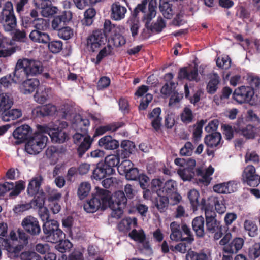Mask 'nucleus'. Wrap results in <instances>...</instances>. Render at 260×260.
Listing matches in <instances>:
<instances>
[{"label":"nucleus","mask_w":260,"mask_h":260,"mask_svg":"<svg viewBox=\"0 0 260 260\" xmlns=\"http://www.w3.org/2000/svg\"><path fill=\"white\" fill-rule=\"evenodd\" d=\"M10 239H3L2 245L9 252L16 254L24 246L28 244V236L22 230L12 231L10 233Z\"/></svg>","instance_id":"obj_1"},{"label":"nucleus","mask_w":260,"mask_h":260,"mask_svg":"<svg viewBox=\"0 0 260 260\" xmlns=\"http://www.w3.org/2000/svg\"><path fill=\"white\" fill-rule=\"evenodd\" d=\"M96 192L92 199L88 201L84 205V210L88 213H93L98 209H105L109 205L111 193L108 190L95 188Z\"/></svg>","instance_id":"obj_2"},{"label":"nucleus","mask_w":260,"mask_h":260,"mask_svg":"<svg viewBox=\"0 0 260 260\" xmlns=\"http://www.w3.org/2000/svg\"><path fill=\"white\" fill-rule=\"evenodd\" d=\"M41 126L38 127V131L29 138L25 144V150L30 154H38L46 145L48 137L45 132L41 131Z\"/></svg>","instance_id":"obj_3"},{"label":"nucleus","mask_w":260,"mask_h":260,"mask_svg":"<svg viewBox=\"0 0 260 260\" xmlns=\"http://www.w3.org/2000/svg\"><path fill=\"white\" fill-rule=\"evenodd\" d=\"M246 80L250 87L245 86V104L248 103L251 106H256L259 102L257 95H254V88H258L260 86V78L253 74H247Z\"/></svg>","instance_id":"obj_4"},{"label":"nucleus","mask_w":260,"mask_h":260,"mask_svg":"<svg viewBox=\"0 0 260 260\" xmlns=\"http://www.w3.org/2000/svg\"><path fill=\"white\" fill-rule=\"evenodd\" d=\"M43 231L48 242L55 243L64 237V233L59 229L58 222L54 220L46 221L44 223Z\"/></svg>","instance_id":"obj_5"},{"label":"nucleus","mask_w":260,"mask_h":260,"mask_svg":"<svg viewBox=\"0 0 260 260\" xmlns=\"http://www.w3.org/2000/svg\"><path fill=\"white\" fill-rule=\"evenodd\" d=\"M200 205L202 210L205 212L207 230L210 233H214L221 227L220 223L216 219V213L210 209V203L207 204L205 199H202Z\"/></svg>","instance_id":"obj_6"},{"label":"nucleus","mask_w":260,"mask_h":260,"mask_svg":"<svg viewBox=\"0 0 260 260\" xmlns=\"http://www.w3.org/2000/svg\"><path fill=\"white\" fill-rule=\"evenodd\" d=\"M70 110V107L68 105L62 106L60 109L57 110L55 106L47 104L36 108L34 112H36L38 115L42 116L52 115L57 112L62 117L67 118Z\"/></svg>","instance_id":"obj_7"},{"label":"nucleus","mask_w":260,"mask_h":260,"mask_svg":"<svg viewBox=\"0 0 260 260\" xmlns=\"http://www.w3.org/2000/svg\"><path fill=\"white\" fill-rule=\"evenodd\" d=\"M73 141L75 144L79 145L77 151L80 157H82L90 148L92 142L87 133H80L79 132H77L73 136Z\"/></svg>","instance_id":"obj_8"},{"label":"nucleus","mask_w":260,"mask_h":260,"mask_svg":"<svg viewBox=\"0 0 260 260\" xmlns=\"http://www.w3.org/2000/svg\"><path fill=\"white\" fill-rule=\"evenodd\" d=\"M18 66L19 67H23L28 76H35L40 74L43 71V66L41 62L27 58L19 59Z\"/></svg>","instance_id":"obj_9"},{"label":"nucleus","mask_w":260,"mask_h":260,"mask_svg":"<svg viewBox=\"0 0 260 260\" xmlns=\"http://www.w3.org/2000/svg\"><path fill=\"white\" fill-rule=\"evenodd\" d=\"M41 131L45 132V134L49 135L52 141L56 143H63L66 140L67 135L66 133L61 129L52 127V125H43L41 126Z\"/></svg>","instance_id":"obj_10"},{"label":"nucleus","mask_w":260,"mask_h":260,"mask_svg":"<svg viewBox=\"0 0 260 260\" xmlns=\"http://www.w3.org/2000/svg\"><path fill=\"white\" fill-rule=\"evenodd\" d=\"M106 40V37L101 30H95L87 39V46L94 52L98 49Z\"/></svg>","instance_id":"obj_11"},{"label":"nucleus","mask_w":260,"mask_h":260,"mask_svg":"<svg viewBox=\"0 0 260 260\" xmlns=\"http://www.w3.org/2000/svg\"><path fill=\"white\" fill-rule=\"evenodd\" d=\"M24 187L25 184L22 181L16 182L15 184L12 182H6L0 184V196L10 190H12L10 193V196H17L24 189Z\"/></svg>","instance_id":"obj_12"},{"label":"nucleus","mask_w":260,"mask_h":260,"mask_svg":"<svg viewBox=\"0 0 260 260\" xmlns=\"http://www.w3.org/2000/svg\"><path fill=\"white\" fill-rule=\"evenodd\" d=\"M21 225L25 231L31 235H38L41 232L38 220L31 216L24 218L22 221Z\"/></svg>","instance_id":"obj_13"},{"label":"nucleus","mask_w":260,"mask_h":260,"mask_svg":"<svg viewBox=\"0 0 260 260\" xmlns=\"http://www.w3.org/2000/svg\"><path fill=\"white\" fill-rule=\"evenodd\" d=\"M34 3L37 8L41 10V13L44 17H49L57 12V7L52 6L49 0H34Z\"/></svg>","instance_id":"obj_14"},{"label":"nucleus","mask_w":260,"mask_h":260,"mask_svg":"<svg viewBox=\"0 0 260 260\" xmlns=\"http://www.w3.org/2000/svg\"><path fill=\"white\" fill-rule=\"evenodd\" d=\"M245 182L250 186L256 187L260 183V176L256 174L253 166L249 165L245 168Z\"/></svg>","instance_id":"obj_15"},{"label":"nucleus","mask_w":260,"mask_h":260,"mask_svg":"<svg viewBox=\"0 0 260 260\" xmlns=\"http://www.w3.org/2000/svg\"><path fill=\"white\" fill-rule=\"evenodd\" d=\"M148 90V87L146 85L140 86L135 93V95L138 97H142V101L139 105L140 110H145L147 109L149 103L152 100V95L150 93H147L144 96L143 95L146 93Z\"/></svg>","instance_id":"obj_16"},{"label":"nucleus","mask_w":260,"mask_h":260,"mask_svg":"<svg viewBox=\"0 0 260 260\" xmlns=\"http://www.w3.org/2000/svg\"><path fill=\"white\" fill-rule=\"evenodd\" d=\"M207 204L210 203V209H213V205L217 213L223 214L226 211V206L225 201L222 197H218L216 196L210 197L208 201H206Z\"/></svg>","instance_id":"obj_17"},{"label":"nucleus","mask_w":260,"mask_h":260,"mask_svg":"<svg viewBox=\"0 0 260 260\" xmlns=\"http://www.w3.org/2000/svg\"><path fill=\"white\" fill-rule=\"evenodd\" d=\"M39 86L40 82L38 79H29L22 83L20 86V90L24 94H29L37 89Z\"/></svg>","instance_id":"obj_18"},{"label":"nucleus","mask_w":260,"mask_h":260,"mask_svg":"<svg viewBox=\"0 0 260 260\" xmlns=\"http://www.w3.org/2000/svg\"><path fill=\"white\" fill-rule=\"evenodd\" d=\"M89 124L88 119H83L81 115H76L74 116L72 122V127L77 132L87 133Z\"/></svg>","instance_id":"obj_19"},{"label":"nucleus","mask_w":260,"mask_h":260,"mask_svg":"<svg viewBox=\"0 0 260 260\" xmlns=\"http://www.w3.org/2000/svg\"><path fill=\"white\" fill-rule=\"evenodd\" d=\"M186 260H212L211 251L202 250L199 252L189 251L186 255Z\"/></svg>","instance_id":"obj_20"},{"label":"nucleus","mask_w":260,"mask_h":260,"mask_svg":"<svg viewBox=\"0 0 260 260\" xmlns=\"http://www.w3.org/2000/svg\"><path fill=\"white\" fill-rule=\"evenodd\" d=\"M29 37L35 43L44 44H47L50 40V37L47 33L39 30H32Z\"/></svg>","instance_id":"obj_21"},{"label":"nucleus","mask_w":260,"mask_h":260,"mask_svg":"<svg viewBox=\"0 0 260 260\" xmlns=\"http://www.w3.org/2000/svg\"><path fill=\"white\" fill-rule=\"evenodd\" d=\"M161 112L160 108H154L148 115V118L151 120L152 127L156 131L160 129L161 125L162 118L160 117Z\"/></svg>","instance_id":"obj_22"},{"label":"nucleus","mask_w":260,"mask_h":260,"mask_svg":"<svg viewBox=\"0 0 260 260\" xmlns=\"http://www.w3.org/2000/svg\"><path fill=\"white\" fill-rule=\"evenodd\" d=\"M32 131L28 125H23L17 128L13 133L14 137L18 139L20 142L28 138Z\"/></svg>","instance_id":"obj_23"},{"label":"nucleus","mask_w":260,"mask_h":260,"mask_svg":"<svg viewBox=\"0 0 260 260\" xmlns=\"http://www.w3.org/2000/svg\"><path fill=\"white\" fill-rule=\"evenodd\" d=\"M127 10L119 3H114L111 6V17L116 21L121 20L125 17Z\"/></svg>","instance_id":"obj_24"},{"label":"nucleus","mask_w":260,"mask_h":260,"mask_svg":"<svg viewBox=\"0 0 260 260\" xmlns=\"http://www.w3.org/2000/svg\"><path fill=\"white\" fill-rule=\"evenodd\" d=\"M100 147L107 150H114L119 146V142L110 136H105L99 140Z\"/></svg>","instance_id":"obj_25"},{"label":"nucleus","mask_w":260,"mask_h":260,"mask_svg":"<svg viewBox=\"0 0 260 260\" xmlns=\"http://www.w3.org/2000/svg\"><path fill=\"white\" fill-rule=\"evenodd\" d=\"M49 91V88L44 85H40L34 95L35 101L39 104L44 103L48 99Z\"/></svg>","instance_id":"obj_26"},{"label":"nucleus","mask_w":260,"mask_h":260,"mask_svg":"<svg viewBox=\"0 0 260 260\" xmlns=\"http://www.w3.org/2000/svg\"><path fill=\"white\" fill-rule=\"evenodd\" d=\"M1 23L6 31H11L16 26V18L14 15L1 16Z\"/></svg>","instance_id":"obj_27"},{"label":"nucleus","mask_w":260,"mask_h":260,"mask_svg":"<svg viewBox=\"0 0 260 260\" xmlns=\"http://www.w3.org/2000/svg\"><path fill=\"white\" fill-rule=\"evenodd\" d=\"M112 174V170L110 169H107L104 165L98 164L96 168L93 170L92 177L95 180H101L106 177L107 175Z\"/></svg>","instance_id":"obj_28"},{"label":"nucleus","mask_w":260,"mask_h":260,"mask_svg":"<svg viewBox=\"0 0 260 260\" xmlns=\"http://www.w3.org/2000/svg\"><path fill=\"white\" fill-rule=\"evenodd\" d=\"M170 229L171 233L170 237L172 240L175 241H185L188 239H190L191 241L193 240V238H182V233L180 231V225L177 222H172L170 224Z\"/></svg>","instance_id":"obj_29"},{"label":"nucleus","mask_w":260,"mask_h":260,"mask_svg":"<svg viewBox=\"0 0 260 260\" xmlns=\"http://www.w3.org/2000/svg\"><path fill=\"white\" fill-rule=\"evenodd\" d=\"M244 244V241L241 238H235L229 245L225 246L223 248V251L225 253H233L241 249Z\"/></svg>","instance_id":"obj_30"},{"label":"nucleus","mask_w":260,"mask_h":260,"mask_svg":"<svg viewBox=\"0 0 260 260\" xmlns=\"http://www.w3.org/2000/svg\"><path fill=\"white\" fill-rule=\"evenodd\" d=\"M157 6V0H151L150 1L148 6L149 12L144 16V20L147 28H149L151 26L149 25V22L152 18H154L156 16Z\"/></svg>","instance_id":"obj_31"},{"label":"nucleus","mask_w":260,"mask_h":260,"mask_svg":"<svg viewBox=\"0 0 260 260\" xmlns=\"http://www.w3.org/2000/svg\"><path fill=\"white\" fill-rule=\"evenodd\" d=\"M13 104L12 98L7 93H0V114H4L10 109Z\"/></svg>","instance_id":"obj_32"},{"label":"nucleus","mask_w":260,"mask_h":260,"mask_svg":"<svg viewBox=\"0 0 260 260\" xmlns=\"http://www.w3.org/2000/svg\"><path fill=\"white\" fill-rule=\"evenodd\" d=\"M137 224V220L136 218L126 217L123 219L118 224L119 231L126 232L132 228H135Z\"/></svg>","instance_id":"obj_33"},{"label":"nucleus","mask_w":260,"mask_h":260,"mask_svg":"<svg viewBox=\"0 0 260 260\" xmlns=\"http://www.w3.org/2000/svg\"><path fill=\"white\" fill-rule=\"evenodd\" d=\"M127 203V198L123 191H118L114 193L110 199V204L124 207Z\"/></svg>","instance_id":"obj_34"},{"label":"nucleus","mask_w":260,"mask_h":260,"mask_svg":"<svg viewBox=\"0 0 260 260\" xmlns=\"http://www.w3.org/2000/svg\"><path fill=\"white\" fill-rule=\"evenodd\" d=\"M192 225L193 230L197 236L202 237L204 235V219L202 216H198L194 218Z\"/></svg>","instance_id":"obj_35"},{"label":"nucleus","mask_w":260,"mask_h":260,"mask_svg":"<svg viewBox=\"0 0 260 260\" xmlns=\"http://www.w3.org/2000/svg\"><path fill=\"white\" fill-rule=\"evenodd\" d=\"M214 169L211 166H210L205 170L198 169L197 173L198 175L201 177L199 180L205 183L206 185H208L212 179L211 176L214 173Z\"/></svg>","instance_id":"obj_36"},{"label":"nucleus","mask_w":260,"mask_h":260,"mask_svg":"<svg viewBox=\"0 0 260 260\" xmlns=\"http://www.w3.org/2000/svg\"><path fill=\"white\" fill-rule=\"evenodd\" d=\"M124 125L122 122L112 123L107 125L101 126L98 127L95 131V135L97 136L102 135L105 133L110 131L115 132Z\"/></svg>","instance_id":"obj_37"},{"label":"nucleus","mask_w":260,"mask_h":260,"mask_svg":"<svg viewBox=\"0 0 260 260\" xmlns=\"http://www.w3.org/2000/svg\"><path fill=\"white\" fill-rule=\"evenodd\" d=\"M221 140V134L215 132L207 136L205 138V143L208 147L213 148L220 145Z\"/></svg>","instance_id":"obj_38"},{"label":"nucleus","mask_w":260,"mask_h":260,"mask_svg":"<svg viewBox=\"0 0 260 260\" xmlns=\"http://www.w3.org/2000/svg\"><path fill=\"white\" fill-rule=\"evenodd\" d=\"M42 181V177L38 176L29 182L27 187V192L29 195L34 196L38 193Z\"/></svg>","instance_id":"obj_39"},{"label":"nucleus","mask_w":260,"mask_h":260,"mask_svg":"<svg viewBox=\"0 0 260 260\" xmlns=\"http://www.w3.org/2000/svg\"><path fill=\"white\" fill-rule=\"evenodd\" d=\"M8 43L7 39L0 33V57L11 56L15 52L13 48L5 49V45Z\"/></svg>","instance_id":"obj_40"},{"label":"nucleus","mask_w":260,"mask_h":260,"mask_svg":"<svg viewBox=\"0 0 260 260\" xmlns=\"http://www.w3.org/2000/svg\"><path fill=\"white\" fill-rule=\"evenodd\" d=\"M198 76V70L194 67L188 70L182 69L179 73V77L181 79L187 78L189 80H197Z\"/></svg>","instance_id":"obj_41"},{"label":"nucleus","mask_w":260,"mask_h":260,"mask_svg":"<svg viewBox=\"0 0 260 260\" xmlns=\"http://www.w3.org/2000/svg\"><path fill=\"white\" fill-rule=\"evenodd\" d=\"M124 30L125 28L123 26L112 25L109 20H106L104 22V32H103V34H105V37L110 33L113 34L114 35L116 32H122Z\"/></svg>","instance_id":"obj_42"},{"label":"nucleus","mask_w":260,"mask_h":260,"mask_svg":"<svg viewBox=\"0 0 260 260\" xmlns=\"http://www.w3.org/2000/svg\"><path fill=\"white\" fill-rule=\"evenodd\" d=\"M3 121L8 122L19 118L22 116L21 111L18 109H14L6 111L4 114H1Z\"/></svg>","instance_id":"obj_43"},{"label":"nucleus","mask_w":260,"mask_h":260,"mask_svg":"<svg viewBox=\"0 0 260 260\" xmlns=\"http://www.w3.org/2000/svg\"><path fill=\"white\" fill-rule=\"evenodd\" d=\"M219 83V77L218 74L214 73L211 75L207 86V92L210 94L214 93L217 90Z\"/></svg>","instance_id":"obj_44"},{"label":"nucleus","mask_w":260,"mask_h":260,"mask_svg":"<svg viewBox=\"0 0 260 260\" xmlns=\"http://www.w3.org/2000/svg\"><path fill=\"white\" fill-rule=\"evenodd\" d=\"M28 75L25 72V69L23 67H19L18 62L15 67V70L14 72V77L13 78V82L18 83L22 81L26 76Z\"/></svg>","instance_id":"obj_45"},{"label":"nucleus","mask_w":260,"mask_h":260,"mask_svg":"<svg viewBox=\"0 0 260 260\" xmlns=\"http://www.w3.org/2000/svg\"><path fill=\"white\" fill-rule=\"evenodd\" d=\"M119 162V156L116 155H110L106 157L105 162L103 164L107 169L112 170V173L114 172V168Z\"/></svg>","instance_id":"obj_46"},{"label":"nucleus","mask_w":260,"mask_h":260,"mask_svg":"<svg viewBox=\"0 0 260 260\" xmlns=\"http://www.w3.org/2000/svg\"><path fill=\"white\" fill-rule=\"evenodd\" d=\"M245 120L247 122H251L255 125L260 124V117L257 115V110L249 109L247 111L245 117Z\"/></svg>","instance_id":"obj_47"},{"label":"nucleus","mask_w":260,"mask_h":260,"mask_svg":"<svg viewBox=\"0 0 260 260\" xmlns=\"http://www.w3.org/2000/svg\"><path fill=\"white\" fill-rule=\"evenodd\" d=\"M187 196L193 211L197 210L198 207L200 205L198 200L199 197V192L196 189H191L188 192Z\"/></svg>","instance_id":"obj_48"},{"label":"nucleus","mask_w":260,"mask_h":260,"mask_svg":"<svg viewBox=\"0 0 260 260\" xmlns=\"http://www.w3.org/2000/svg\"><path fill=\"white\" fill-rule=\"evenodd\" d=\"M46 155L51 160V163L55 164L58 159L59 152L56 147L50 146L46 150Z\"/></svg>","instance_id":"obj_49"},{"label":"nucleus","mask_w":260,"mask_h":260,"mask_svg":"<svg viewBox=\"0 0 260 260\" xmlns=\"http://www.w3.org/2000/svg\"><path fill=\"white\" fill-rule=\"evenodd\" d=\"M168 197L164 193L162 195L158 196L156 198L155 206L160 212H162L168 206Z\"/></svg>","instance_id":"obj_50"},{"label":"nucleus","mask_w":260,"mask_h":260,"mask_svg":"<svg viewBox=\"0 0 260 260\" xmlns=\"http://www.w3.org/2000/svg\"><path fill=\"white\" fill-rule=\"evenodd\" d=\"M245 232L247 233L249 236L254 237L258 234V227L253 222L245 220Z\"/></svg>","instance_id":"obj_51"},{"label":"nucleus","mask_w":260,"mask_h":260,"mask_svg":"<svg viewBox=\"0 0 260 260\" xmlns=\"http://www.w3.org/2000/svg\"><path fill=\"white\" fill-rule=\"evenodd\" d=\"M91 189L90 183L87 182H82L79 186L78 195L81 200L86 198L89 194Z\"/></svg>","instance_id":"obj_52"},{"label":"nucleus","mask_w":260,"mask_h":260,"mask_svg":"<svg viewBox=\"0 0 260 260\" xmlns=\"http://www.w3.org/2000/svg\"><path fill=\"white\" fill-rule=\"evenodd\" d=\"M162 182L159 179H154L152 180L151 184V191L156 193L157 196L162 195L164 193Z\"/></svg>","instance_id":"obj_53"},{"label":"nucleus","mask_w":260,"mask_h":260,"mask_svg":"<svg viewBox=\"0 0 260 260\" xmlns=\"http://www.w3.org/2000/svg\"><path fill=\"white\" fill-rule=\"evenodd\" d=\"M124 31L122 32H116L112 37V40L114 45L118 47L124 45L126 43V39L122 35Z\"/></svg>","instance_id":"obj_54"},{"label":"nucleus","mask_w":260,"mask_h":260,"mask_svg":"<svg viewBox=\"0 0 260 260\" xmlns=\"http://www.w3.org/2000/svg\"><path fill=\"white\" fill-rule=\"evenodd\" d=\"M129 236L135 241L140 243L145 240L146 236L144 232L142 229H134L129 233Z\"/></svg>","instance_id":"obj_55"},{"label":"nucleus","mask_w":260,"mask_h":260,"mask_svg":"<svg viewBox=\"0 0 260 260\" xmlns=\"http://www.w3.org/2000/svg\"><path fill=\"white\" fill-rule=\"evenodd\" d=\"M181 121L186 124L190 123L193 118V115L190 109L185 107L180 115Z\"/></svg>","instance_id":"obj_56"},{"label":"nucleus","mask_w":260,"mask_h":260,"mask_svg":"<svg viewBox=\"0 0 260 260\" xmlns=\"http://www.w3.org/2000/svg\"><path fill=\"white\" fill-rule=\"evenodd\" d=\"M32 24L35 27V30H46L49 26V23L47 20L43 18L35 19Z\"/></svg>","instance_id":"obj_57"},{"label":"nucleus","mask_w":260,"mask_h":260,"mask_svg":"<svg viewBox=\"0 0 260 260\" xmlns=\"http://www.w3.org/2000/svg\"><path fill=\"white\" fill-rule=\"evenodd\" d=\"M133 164L131 160L125 159L121 162L118 166L117 169L120 174L124 175L134 167Z\"/></svg>","instance_id":"obj_58"},{"label":"nucleus","mask_w":260,"mask_h":260,"mask_svg":"<svg viewBox=\"0 0 260 260\" xmlns=\"http://www.w3.org/2000/svg\"><path fill=\"white\" fill-rule=\"evenodd\" d=\"M112 47L109 45L103 48L96 56L95 64H99L104 57L110 55L112 52Z\"/></svg>","instance_id":"obj_59"},{"label":"nucleus","mask_w":260,"mask_h":260,"mask_svg":"<svg viewBox=\"0 0 260 260\" xmlns=\"http://www.w3.org/2000/svg\"><path fill=\"white\" fill-rule=\"evenodd\" d=\"M96 11L93 8L87 9L84 13V21L83 23L87 25H90L93 22V18L95 16Z\"/></svg>","instance_id":"obj_60"},{"label":"nucleus","mask_w":260,"mask_h":260,"mask_svg":"<svg viewBox=\"0 0 260 260\" xmlns=\"http://www.w3.org/2000/svg\"><path fill=\"white\" fill-rule=\"evenodd\" d=\"M177 187L176 182L172 180L167 181L163 186L162 189L164 190L165 194L168 195L175 192Z\"/></svg>","instance_id":"obj_61"},{"label":"nucleus","mask_w":260,"mask_h":260,"mask_svg":"<svg viewBox=\"0 0 260 260\" xmlns=\"http://www.w3.org/2000/svg\"><path fill=\"white\" fill-rule=\"evenodd\" d=\"M59 242V243L56 246V248L61 253L69 250L73 246L72 243L68 240H62V239Z\"/></svg>","instance_id":"obj_62"},{"label":"nucleus","mask_w":260,"mask_h":260,"mask_svg":"<svg viewBox=\"0 0 260 260\" xmlns=\"http://www.w3.org/2000/svg\"><path fill=\"white\" fill-rule=\"evenodd\" d=\"M47 44L49 50L53 53H58L62 49V43L61 41H49Z\"/></svg>","instance_id":"obj_63"},{"label":"nucleus","mask_w":260,"mask_h":260,"mask_svg":"<svg viewBox=\"0 0 260 260\" xmlns=\"http://www.w3.org/2000/svg\"><path fill=\"white\" fill-rule=\"evenodd\" d=\"M260 255V243H256L249 248L248 256L251 259H255Z\"/></svg>","instance_id":"obj_64"}]
</instances>
